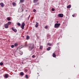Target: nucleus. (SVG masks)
I'll return each mask as SVG.
<instances>
[{
  "label": "nucleus",
  "mask_w": 79,
  "mask_h": 79,
  "mask_svg": "<svg viewBox=\"0 0 79 79\" xmlns=\"http://www.w3.org/2000/svg\"><path fill=\"white\" fill-rule=\"evenodd\" d=\"M24 47H28L30 50H32L34 48V45L32 44H26L24 46Z\"/></svg>",
  "instance_id": "obj_1"
},
{
  "label": "nucleus",
  "mask_w": 79,
  "mask_h": 79,
  "mask_svg": "<svg viewBox=\"0 0 79 79\" xmlns=\"http://www.w3.org/2000/svg\"><path fill=\"white\" fill-rule=\"evenodd\" d=\"M60 26V23H55L54 26V27L55 28H58V27H59Z\"/></svg>",
  "instance_id": "obj_2"
},
{
  "label": "nucleus",
  "mask_w": 79,
  "mask_h": 79,
  "mask_svg": "<svg viewBox=\"0 0 79 79\" xmlns=\"http://www.w3.org/2000/svg\"><path fill=\"white\" fill-rule=\"evenodd\" d=\"M25 26V23H22V26H21V28H22V29H24Z\"/></svg>",
  "instance_id": "obj_3"
},
{
  "label": "nucleus",
  "mask_w": 79,
  "mask_h": 79,
  "mask_svg": "<svg viewBox=\"0 0 79 79\" xmlns=\"http://www.w3.org/2000/svg\"><path fill=\"white\" fill-rule=\"evenodd\" d=\"M58 17H60V18H63V14H59L58 15Z\"/></svg>",
  "instance_id": "obj_4"
},
{
  "label": "nucleus",
  "mask_w": 79,
  "mask_h": 79,
  "mask_svg": "<svg viewBox=\"0 0 79 79\" xmlns=\"http://www.w3.org/2000/svg\"><path fill=\"white\" fill-rule=\"evenodd\" d=\"M5 28H6V29H7V28H8V24H6L5 25Z\"/></svg>",
  "instance_id": "obj_5"
},
{
  "label": "nucleus",
  "mask_w": 79,
  "mask_h": 79,
  "mask_svg": "<svg viewBox=\"0 0 79 79\" xmlns=\"http://www.w3.org/2000/svg\"><path fill=\"white\" fill-rule=\"evenodd\" d=\"M4 77L5 78H8V74H5Z\"/></svg>",
  "instance_id": "obj_6"
},
{
  "label": "nucleus",
  "mask_w": 79,
  "mask_h": 79,
  "mask_svg": "<svg viewBox=\"0 0 79 79\" xmlns=\"http://www.w3.org/2000/svg\"><path fill=\"white\" fill-rule=\"evenodd\" d=\"M0 3V5L2 7H3L4 6V4H3V3Z\"/></svg>",
  "instance_id": "obj_7"
},
{
  "label": "nucleus",
  "mask_w": 79,
  "mask_h": 79,
  "mask_svg": "<svg viewBox=\"0 0 79 79\" xmlns=\"http://www.w3.org/2000/svg\"><path fill=\"white\" fill-rule=\"evenodd\" d=\"M36 25L35 26V27H38V26H39V23H36Z\"/></svg>",
  "instance_id": "obj_8"
},
{
  "label": "nucleus",
  "mask_w": 79,
  "mask_h": 79,
  "mask_svg": "<svg viewBox=\"0 0 79 79\" xmlns=\"http://www.w3.org/2000/svg\"><path fill=\"white\" fill-rule=\"evenodd\" d=\"M39 0H34L33 1V2H34L35 3L37 2H38Z\"/></svg>",
  "instance_id": "obj_9"
},
{
  "label": "nucleus",
  "mask_w": 79,
  "mask_h": 79,
  "mask_svg": "<svg viewBox=\"0 0 79 79\" xmlns=\"http://www.w3.org/2000/svg\"><path fill=\"white\" fill-rule=\"evenodd\" d=\"M71 7V5H69L67 6V8H70Z\"/></svg>",
  "instance_id": "obj_10"
},
{
  "label": "nucleus",
  "mask_w": 79,
  "mask_h": 79,
  "mask_svg": "<svg viewBox=\"0 0 79 79\" xmlns=\"http://www.w3.org/2000/svg\"><path fill=\"white\" fill-rule=\"evenodd\" d=\"M19 53L21 55H22V54L23 53V52H21V51H19Z\"/></svg>",
  "instance_id": "obj_11"
},
{
  "label": "nucleus",
  "mask_w": 79,
  "mask_h": 79,
  "mask_svg": "<svg viewBox=\"0 0 79 79\" xmlns=\"http://www.w3.org/2000/svg\"><path fill=\"white\" fill-rule=\"evenodd\" d=\"M52 56L53 57H56V55H55V53H53Z\"/></svg>",
  "instance_id": "obj_12"
},
{
  "label": "nucleus",
  "mask_w": 79,
  "mask_h": 79,
  "mask_svg": "<svg viewBox=\"0 0 79 79\" xmlns=\"http://www.w3.org/2000/svg\"><path fill=\"white\" fill-rule=\"evenodd\" d=\"M26 39L27 40H29V36L28 35L27 36Z\"/></svg>",
  "instance_id": "obj_13"
},
{
  "label": "nucleus",
  "mask_w": 79,
  "mask_h": 79,
  "mask_svg": "<svg viewBox=\"0 0 79 79\" xmlns=\"http://www.w3.org/2000/svg\"><path fill=\"white\" fill-rule=\"evenodd\" d=\"M20 75L21 76H24V73L23 72H21Z\"/></svg>",
  "instance_id": "obj_14"
},
{
  "label": "nucleus",
  "mask_w": 79,
  "mask_h": 79,
  "mask_svg": "<svg viewBox=\"0 0 79 79\" xmlns=\"http://www.w3.org/2000/svg\"><path fill=\"white\" fill-rule=\"evenodd\" d=\"M7 24H8V25H10V24H11V22H8Z\"/></svg>",
  "instance_id": "obj_15"
},
{
  "label": "nucleus",
  "mask_w": 79,
  "mask_h": 79,
  "mask_svg": "<svg viewBox=\"0 0 79 79\" xmlns=\"http://www.w3.org/2000/svg\"><path fill=\"white\" fill-rule=\"evenodd\" d=\"M12 5L13 6H16V3H15V2H13L12 3Z\"/></svg>",
  "instance_id": "obj_16"
},
{
  "label": "nucleus",
  "mask_w": 79,
  "mask_h": 79,
  "mask_svg": "<svg viewBox=\"0 0 79 79\" xmlns=\"http://www.w3.org/2000/svg\"><path fill=\"white\" fill-rule=\"evenodd\" d=\"M18 44L17 43H15L14 44V46H15V47H17V46H18Z\"/></svg>",
  "instance_id": "obj_17"
},
{
  "label": "nucleus",
  "mask_w": 79,
  "mask_h": 79,
  "mask_svg": "<svg viewBox=\"0 0 79 79\" xmlns=\"http://www.w3.org/2000/svg\"><path fill=\"white\" fill-rule=\"evenodd\" d=\"M7 19L8 20V21H10V20H11V19H10V17L7 18Z\"/></svg>",
  "instance_id": "obj_18"
},
{
  "label": "nucleus",
  "mask_w": 79,
  "mask_h": 79,
  "mask_svg": "<svg viewBox=\"0 0 79 79\" xmlns=\"http://www.w3.org/2000/svg\"><path fill=\"white\" fill-rule=\"evenodd\" d=\"M27 76V75H26L25 76V77L26 78V79H28L29 78Z\"/></svg>",
  "instance_id": "obj_19"
},
{
  "label": "nucleus",
  "mask_w": 79,
  "mask_h": 79,
  "mask_svg": "<svg viewBox=\"0 0 79 79\" xmlns=\"http://www.w3.org/2000/svg\"><path fill=\"white\" fill-rule=\"evenodd\" d=\"M50 48H51V47H49L47 49V50H50Z\"/></svg>",
  "instance_id": "obj_20"
},
{
  "label": "nucleus",
  "mask_w": 79,
  "mask_h": 79,
  "mask_svg": "<svg viewBox=\"0 0 79 79\" xmlns=\"http://www.w3.org/2000/svg\"><path fill=\"white\" fill-rule=\"evenodd\" d=\"M43 48L41 46H40V50H42V49Z\"/></svg>",
  "instance_id": "obj_21"
},
{
  "label": "nucleus",
  "mask_w": 79,
  "mask_h": 79,
  "mask_svg": "<svg viewBox=\"0 0 79 79\" xmlns=\"http://www.w3.org/2000/svg\"><path fill=\"white\" fill-rule=\"evenodd\" d=\"M17 25L18 26H21V24L20 23H18Z\"/></svg>",
  "instance_id": "obj_22"
},
{
  "label": "nucleus",
  "mask_w": 79,
  "mask_h": 79,
  "mask_svg": "<svg viewBox=\"0 0 79 79\" xmlns=\"http://www.w3.org/2000/svg\"><path fill=\"white\" fill-rule=\"evenodd\" d=\"M0 64L1 65V66H2L3 64V63L2 62H1L0 63Z\"/></svg>",
  "instance_id": "obj_23"
},
{
  "label": "nucleus",
  "mask_w": 79,
  "mask_h": 79,
  "mask_svg": "<svg viewBox=\"0 0 79 79\" xmlns=\"http://www.w3.org/2000/svg\"><path fill=\"white\" fill-rule=\"evenodd\" d=\"M14 32H17V30H16V29H15L14 30Z\"/></svg>",
  "instance_id": "obj_24"
},
{
  "label": "nucleus",
  "mask_w": 79,
  "mask_h": 79,
  "mask_svg": "<svg viewBox=\"0 0 79 79\" xmlns=\"http://www.w3.org/2000/svg\"><path fill=\"white\" fill-rule=\"evenodd\" d=\"M24 0H20V2L21 3H23V2H24Z\"/></svg>",
  "instance_id": "obj_25"
},
{
  "label": "nucleus",
  "mask_w": 79,
  "mask_h": 79,
  "mask_svg": "<svg viewBox=\"0 0 79 79\" xmlns=\"http://www.w3.org/2000/svg\"><path fill=\"white\" fill-rule=\"evenodd\" d=\"M48 45H49V46H51L52 44L50 43H48Z\"/></svg>",
  "instance_id": "obj_26"
},
{
  "label": "nucleus",
  "mask_w": 79,
  "mask_h": 79,
  "mask_svg": "<svg viewBox=\"0 0 79 79\" xmlns=\"http://www.w3.org/2000/svg\"><path fill=\"white\" fill-rule=\"evenodd\" d=\"M52 11H55V9L54 8H52Z\"/></svg>",
  "instance_id": "obj_27"
},
{
  "label": "nucleus",
  "mask_w": 79,
  "mask_h": 79,
  "mask_svg": "<svg viewBox=\"0 0 79 79\" xmlns=\"http://www.w3.org/2000/svg\"><path fill=\"white\" fill-rule=\"evenodd\" d=\"M15 47V45H12L11 46V48H14V47Z\"/></svg>",
  "instance_id": "obj_28"
},
{
  "label": "nucleus",
  "mask_w": 79,
  "mask_h": 79,
  "mask_svg": "<svg viewBox=\"0 0 79 79\" xmlns=\"http://www.w3.org/2000/svg\"><path fill=\"white\" fill-rule=\"evenodd\" d=\"M30 17H31V15H30L28 17V19H27V20H29V18H30Z\"/></svg>",
  "instance_id": "obj_29"
},
{
  "label": "nucleus",
  "mask_w": 79,
  "mask_h": 79,
  "mask_svg": "<svg viewBox=\"0 0 79 79\" xmlns=\"http://www.w3.org/2000/svg\"><path fill=\"white\" fill-rule=\"evenodd\" d=\"M33 12H35V11H36V10H35V9H34L33 10Z\"/></svg>",
  "instance_id": "obj_30"
},
{
  "label": "nucleus",
  "mask_w": 79,
  "mask_h": 79,
  "mask_svg": "<svg viewBox=\"0 0 79 79\" xmlns=\"http://www.w3.org/2000/svg\"><path fill=\"white\" fill-rule=\"evenodd\" d=\"M25 72H27V69H25Z\"/></svg>",
  "instance_id": "obj_31"
},
{
  "label": "nucleus",
  "mask_w": 79,
  "mask_h": 79,
  "mask_svg": "<svg viewBox=\"0 0 79 79\" xmlns=\"http://www.w3.org/2000/svg\"><path fill=\"white\" fill-rule=\"evenodd\" d=\"M32 58H35V55H33V56H32Z\"/></svg>",
  "instance_id": "obj_32"
},
{
  "label": "nucleus",
  "mask_w": 79,
  "mask_h": 79,
  "mask_svg": "<svg viewBox=\"0 0 79 79\" xmlns=\"http://www.w3.org/2000/svg\"><path fill=\"white\" fill-rule=\"evenodd\" d=\"M15 29L13 27H12V30H13V31H14V30Z\"/></svg>",
  "instance_id": "obj_33"
},
{
  "label": "nucleus",
  "mask_w": 79,
  "mask_h": 79,
  "mask_svg": "<svg viewBox=\"0 0 79 79\" xmlns=\"http://www.w3.org/2000/svg\"><path fill=\"white\" fill-rule=\"evenodd\" d=\"M35 5H39V3H37V4H36Z\"/></svg>",
  "instance_id": "obj_34"
},
{
  "label": "nucleus",
  "mask_w": 79,
  "mask_h": 79,
  "mask_svg": "<svg viewBox=\"0 0 79 79\" xmlns=\"http://www.w3.org/2000/svg\"><path fill=\"white\" fill-rule=\"evenodd\" d=\"M74 16H75V15H74V14L73 15H72V16H73V17H74Z\"/></svg>",
  "instance_id": "obj_35"
},
{
  "label": "nucleus",
  "mask_w": 79,
  "mask_h": 79,
  "mask_svg": "<svg viewBox=\"0 0 79 79\" xmlns=\"http://www.w3.org/2000/svg\"><path fill=\"white\" fill-rule=\"evenodd\" d=\"M48 27H47V26H46L45 27V29H47V28Z\"/></svg>",
  "instance_id": "obj_36"
},
{
  "label": "nucleus",
  "mask_w": 79,
  "mask_h": 79,
  "mask_svg": "<svg viewBox=\"0 0 79 79\" xmlns=\"http://www.w3.org/2000/svg\"><path fill=\"white\" fill-rule=\"evenodd\" d=\"M18 48H19V49H21V48H20V47H19Z\"/></svg>",
  "instance_id": "obj_37"
},
{
  "label": "nucleus",
  "mask_w": 79,
  "mask_h": 79,
  "mask_svg": "<svg viewBox=\"0 0 79 79\" xmlns=\"http://www.w3.org/2000/svg\"><path fill=\"white\" fill-rule=\"evenodd\" d=\"M56 23H58V21H57Z\"/></svg>",
  "instance_id": "obj_38"
},
{
  "label": "nucleus",
  "mask_w": 79,
  "mask_h": 79,
  "mask_svg": "<svg viewBox=\"0 0 79 79\" xmlns=\"http://www.w3.org/2000/svg\"><path fill=\"white\" fill-rule=\"evenodd\" d=\"M26 11H27V10H26Z\"/></svg>",
  "instance_id": "obj_39"
},
{
  "label": "nucleus",
  "mask_w": 79,
  "mask_h": 79,
  "mask_svg": "<svg viewBox=\"0 0 79 79\" xmlns=\"http://www.w3.org/2000/svg\"><path fill=\"white\" fill-rule=\"evenodd\" d=\"M23 37H24V36H23Z\"/></svg>",
  "instance_id": "obj_40"
}]
</instances>
